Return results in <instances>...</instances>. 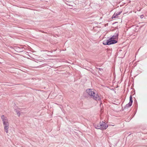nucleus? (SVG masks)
<instances>
[{
  "mask_svg": "<svg viewBox=\"0 0 147 147\" xmlns=\"http://www.w3.org/2000/svg\"><path fill=\"white\" fill-rule=\"evenodd\" d=\"M16 112H17V114L18 115V116H20V112H19L17 111Z\"/></svg>",
  "mask_w": 147,
  "mask_h": 147,
  "instance_id": "7",
  "label": "nucleus"
},
{
  "mask_svg": "<svg viewBox=\"0 0 147 147\" xmlns=\"http://www.w3.org/2000/svg\"><path fill=\"white\" fill-rule=\"evenodd\" d=\"M118 14H117V13H115L112 16V18H118L117 16Z\"/></svg>",
  "mask_w": 147,
  "mask_h": 147,
  "instance_id": "6",
  "label": "nucleus"
},
{
  "mask_svg": "<svg viewBox=\"0 0 147 147\" xmlns=\"http://www.w3.org/2000/svg\"><path fill=\"white\" fill-rule=\"evenodd\" d=\"M132 102L133 101L132 100V98L131 96H130L129 99V102L127 105V107H130L132 105Z\"/></svg>",
  "mask_w": 147,
  "mask_h": 147,
  "instance_id": "5",
  "label": "nucleus"
},
{
  "mask_svg": "<svg viewBox=\"0 0 147 147\" xmlns=\"http://www.w3.org/2000/svg\"><path fill=\"white\" fill-rule=\"evenodd\" d=\"M118 38V35L113 36L111 37L108 40H104L103 44L104 45H109L111 44L116 43L117 42V40Z\"/></svg>",
  "mask_w": 147,
  "mask_h": 147,
  "instance_id": "1",
  "label": "nucleus"
},
{
  "mask_svg": "<svg viewBox=\"0 0 147 147\" xmlns=\"http://www.w3.org/2000/svg\"><path fill=\"white\" fill-rule=\"evenodd\" d=\"M94 127L97 129H106L108 127V125L105 122L102 121L99 124L95 125Z\"/></svg>",
  "mask_w": 147,
  "mask_h": 147,
  "instance_id": "4",
  "label": "nucleus"
},
{
  "mask_svg": "<svg viewBox=\"0 0 147 147\" xmlns=\"http://www.w3.org/2000/svg\"><path fill=\"white\" fill-rule=\"evenodd\" d=\"M86 92L90 97L96 100H100V98L97 94H96L93 89H88L86 90Z\"/></svg>",
  "mask_w": 147,
  "mask_h": 147,
  "instance_id": "2",
  "label": "nucleus"
},
{
  "mask_svg": "<svg viewBox=\"0 0 147 147\" xmlns=\"http://www.w3.org/2000/svg\"><path fill=\"white\" fill-rule=\"evenodd\" d=\"M1 118L3 121L4 131L7 134L9 126L8 119L7 117H5L4 115H2Z\"/></svg>",
  "mask_w": 147,
  "mask_h": 147,
  "instance_id": "3",
  "label": "nucleus"
},
{
  "mask_svg": "<svg viewBox=\"0 0 147 147\" xmlns=\"http://www.w3.org/2000/svg\"><path fill=\"white\" fill-rule=\"evenodd\" d=\"M143 17V15L141 16H140V18H142Z\"/></svg>",
  "mask_w": 147,
  "mask_h": 147,
  "instance_id": "9",
  "label": "nucleus"
},
{
  "mask_svg": "<svg viewBox=\"0 0 147 147\" xmlns=\"http://www.w3.org/2000/svg\"><path fill=\"white\" fill-rule=\"evenodd\" d=\"M116 13H117V14H118V15H119L120 13V12H116Z\"/></svg>",
  "mask_w": 147,
  "mask_h": 147,
  "instance_id": "8",
  "label": "nucleus"
}]
</instances>
